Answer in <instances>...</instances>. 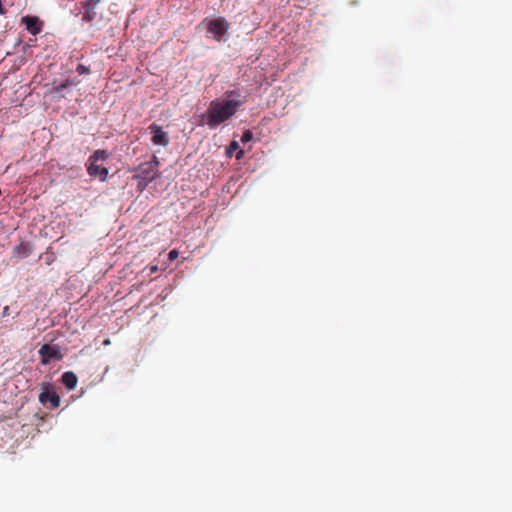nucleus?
<instances>
[{
	"label": "nucleus",
	"mask_w": 512,
	"mask_h": 512,
	"mask_svg": "<svg viewBox=\"0 0 512 512\" xmlns=\"http://www.w3.org/2000/svg\"><path fill=\"white\" fill-rule=\"evenodd\" d=\"M38 353L43 365L49 364L51 360L59 361L63 358V354L57 345L44 344Z\"/></svg>",
	"instance_id": "3"
},
{
	"label": "nucleus",
	"mask_w": 512,
	"mask_h": 512,
	"mask_svg": "<svg viewBox=\"0 0 512 512\" xmlns=\"http://www.w3.org/2000/svg\"><path fill=\"white\" fill-rule=\"evenodd\" d=\"M149 129L151 130V133H152V142L156 145H159L160 144V126L156 123H153Z\"/></svg>",
	"instance_id": "12"
},
{
	"label": "nucleus",
	"mask_w": 512,
	"mask_h": 512,
	"mask_svg": "<svg viewBox=\"0 0 512 512\" xmlns=\"http://www.w3.org/2000/svg\"><path fill=\"white\" fill-rule=\"evenodd\" d=\"M87 172L91 177H97L100 181H105L108 177V169L95 162H88Z\"/></svg>",
	"instance_id": "5"
},
{
	"label": "nucleus",
	"mask_w": 512,
	"mask_h": 512,
	"mask_svg": "<svg viewBox=\"0 0 512 512\" xmlns=\"http://www.w3.org/2000/svg\"><path fill=\"white\" fill-rule=\"evenodd\" d=\"M109 158V153L104 149H98L89 157L88 162L105 161Z\"/></svg>",
	"instance_id": "10"
},
{
	"label": "nucleus",
	"mask_w": 512,
	"mask_h": 512,
	"mask_svg": "<svg viewBox=\"0 0 512 512\" xmlns=\"http://www.w3.org/2000/svg\"><path fill=\"white\" fill-rule=\"evenodd\" d=\"M235 151H238L236 154V159L239 160L243 157L244 151L239 149V144L237 141L233 140L226 149V154L231 157Z\"/></svg>",
	"instance_id": "11"
},
{
	"label": "nucleus",
	"mask_w": 512,
	"mask_h": 512,
	"mask_svg": "<svg viewBox=\"0 0 512 512\" xmlns=\"http://www.w3.org/2000/svg\"><path fill=\"white\" fill-rule=\"evenodd\" d=\"M157 167V163H146L141 167V175L142 179L145 181H151L154 179L156 173L154 172V168Z\"/></svg>",
	"instance_id": "8"
},
{
	"label": "nucleus",
	"mask_w": 512,
	"mask_h": 512,
	"mask_svg": "<svg viewBox=\"0 0 512 512\" xmlns=\"http://www.w3.org/2000/svg\"><path fill=\"white\" fill-rule=\"evenodd\" d=\"M95 8L96 6L88 5L87 3L83 2L84 13L82 16V20L85 22H92L97 15Z\"/></svg>",
	"instance_id": "9"
},
{
	"label": "nucleus",
	"mask_w": 512,
	"mask_h": 512,
	"mask_svg": "<svg viewBox=\"0 0 512 512\" xmlns=\"http://www.w3.org/2000/svg\"><path fill=\"white\" fill-rule=\"evenodd\" d=\"M26 29L33 35H37L42 30V23L35 16H26L22 19Z\"/></svg>",
	"instance_id": "6"
},
{
	"label": "nucleus",
	"mask_w": 512,
	"mask_h": 512,
	"mask_svg": "<svg viewBox=\"0 0 512 512\" xmlns=\"http://www.w3.org/2000/svg\"><path fill=\"white\" fill-rule=\"evenodd\" d=\"M253 139V133L251 130H245L241 136V141L243 143L249 142Z\"/></svg>",
	"instance_id": "13"
},
{
	"label": "nucleus",
	"mask_w": 512,
	"mask_h": 512,
	"mask_svg": "<svg viewBox=\"0 0 512 512\" xmlns=\"http://www.w3.org/2000/svg\"><path fill=\"white\" fill-rule=\"evenodd\" d=\"M109 343H110V340H108V339L105 340V342H104V344H106V345L109 344Z\"/></svg>",
	"instance_id": "19"
},
{
	"label": "nucleus",
	"mask_w": 512,
	"mask_h": 512,
	"mask_svg": "<svg viewBox=\"0 0 512 512\" xmlns=\"http://www.w3.org/2000/svg\"><path fill=\"white\" fill-rule=\"evenodd\" d=\"M178 256H179L178 251H177L176 249H173V250H171V251L169 252V254H168V259H169L170 261H174L175 259H177V258H178Z\"/></svg>",
	"instance_id": "15"
},
{
	"label": "nucleus",
	"mask_w": 512,
	"mask_h": 512,
	"mask_svg": "<svg viewBox=\"0 0 512 512\" xmlns=\"http://www.w3.org/2000/svg\"><path fill=\"white\" fill-rule=\"evenodd\" d=\"M41 389L42 392L39 395L40 403L46 404L47 402H50L53 408L60 406V397L54 390H52L49 383H42Z\"/></svg>",
	"instance_id": "4"
},
{
	"label": "nucleus",
	"mask_w": 512,
	"mask_h": 512,
	"mask_svg": "<svg viewBox=\"0 0 512 512\" xmlns=\"http://www.w3.org/2000/svg\"><path fill=\"white\" fill-rule=\"evenodd\" d=\"M101 0H86L84 3L96 6Z\"/></svg>",
	"instance_id": "17"
},
{
	"label": "nucleus",
	"mask_w": 512,
	"mask_h": 512,
	"mask_svg": "<svg viewBox=\"0 0 512 512\" xmlns=\"http://www.w3.org/2000/svg\"><path fill=\"white\" fill-rule=\"evenodd\" d=\"M200 25L204 26L207 32L217 41H221L227 35L230 27L229 22L224 17L205 18Z\"/></svg>",
	"instance_id": "2"
},
{
	"label": "nucleus",
	"mask_w": 512,
	"mask_h": 512,
	"mask_svg": "<svg viewBox=\"0 0 512 512\" xmlns=\"http://www.w3.org/2000/svg\"><path fill=\"white\" fill-rule=\"evenodd\" d=\"M161 138H162V146L167 145L169 142V138H168V135L166 133H164L163 131H162Z\"/></svg>",
	"instance_id": "16"
},
{
	"label": "nucleus",
	"mask_w": 512,
	"mask_h": 512,
	"mask_svg": "<svg viewBox=\"0 0 512 512\" xmlns=\"http://www.w3.org/2000/svg\"><path fill=\"white\" fill-rule=\"evenodd\" d=\"M61 381L68 390H73L77 385L78 378L74 372L67 371L62 374Z\"/></svg>",
	"instance_id": "7"
},
{
	"label": "nucleus",
	"mask_w": 512,
	"mask_h": 512,
	"mask_svg": "<svg viewBox=\"0 0 512 512\" xmlns=\"http://www.w3.org/2000/svg\"><path fill=\"white\" fill-rule=\"evenodd\" d=\"M8 311H9V307H8V306H5V307L3 308V316L8 315Z\"/></svg>",
	"instance_id": "18"
},
{
	"label": "nucleus",
	"mask_w": 512,
	"mask_h": 512,
	"mask_svg": "<svg viewBox=\"0 0 512 512\" xmlns=\"http://www.w3.org/2000/svg\"><path fill=\"white\" fill-rule=\"evenodd\" d=\"M76 71L80 74V75H83V74H89L90 73V70L87 66L83 65V64H79L76 68Z\"/></svg>",
	"instance_id": "14"
},
{
	"label": "nucleus",
	"mask_w": 512,
	"mask_h": 512,
	"mask_svg": "<svg viewBox=\"0 0 512 512\" xmlns=\"http://www.w3.org/2000/svg\"><path fill=\"white\" fill-rule=\"evenodd\" d=\"M225 95L227 99L211 101L205 115H203L205 123L211 129L231 119L247 101L246 97L241 96L238 90L226 91Z\"/></svg>",
	"instance_id": "1"
}]
</instances>
